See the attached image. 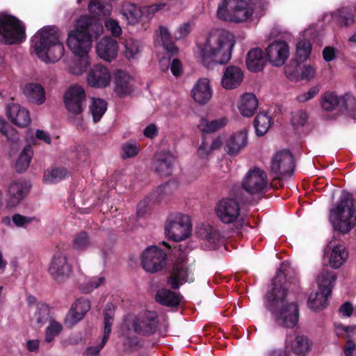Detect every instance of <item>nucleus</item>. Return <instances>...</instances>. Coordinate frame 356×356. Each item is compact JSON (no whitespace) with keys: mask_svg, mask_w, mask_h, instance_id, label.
Here are the masks:
<instances>
[{"mask_svg":"<svg viewBox=\"0 0 356 356\" xmlns=\"http://www.w3.org/2000/svg\"><path fill=\"white\" fill-rule=\"evenodd\" d=\"M106 29L114 37H119L122 34V29L118 21L113 19H106L104 22Z\"/></svg>","mask_w":356,"mask_h":356,"instance_id":"57","label":"nucleus"},{"mask_svg":"<svg viewBox=\"0 0 356 356\" xmlns=\"http://www.w3.org/2000/svg\"><path fill=\"white\" fill-rule=\"evenodd\" d=\"M266 64V59L261 49H252L248 51L246 58L248 69L252 72H259L263 70Z\"/></svg>","mask_w":356,"mask_h":356,"instance_id":"35","label":"nucleus"},{"mask_svg":"<svg viewBox=\"0 0 356 356\" xmlns=\"http://www.w3.org/2000/svg\"><path fill=\"white\" fill-rule=\"evenodd\" d=\"M191 24L188 22L182 24L175 32V37L177 39H181L187 36L191 31Z\"/></svg>","mask_w":356,"mask_h":356,"instance_id":"60","label":"nucleus"},{"mask_svg":"<svg viewBox=\"0 0 356 356\" xmlns=\"http://www.w3.org/2000/svg\"><path fill=\"white\" fill-rule=\"evenodd\" d=\"M287 288L284 275L277 273L266 295V307L273 314L277 324L285 327H293L298 321V309L296 303L286 302Z\"/></svg>","mask_w":356,"mask_h":356,"instance_id":"1","label":"nucleus"},{"mask_svg":"<svg viewBox=\"0 0 356 356\" xmlns=\"http://www.w3.org/2000/svg\"><path fill=\"white\" fill-rule=\"evenodd\" d=\"M121 13L129 25H136L141 22L144 9L135 3L124 2L122 6Z\"/></svg>","mask_w":356,"mask_h":356,"instance_id":"32","label":"nucleus"},{"mask_svg":"<svg viewBox=\"0 0 356 356\" xmlns=\"http://www.w3.org/2000/svg\"><path fill=\"white\" fill-rule=\"evenodd\" d=\"M113 90L120 97L131 95L134 91L133 78L124 71H116L114 74Z\"/></svg>","mask_w":356,"mask_h":356,"instance_id":"24","label":"nucleus"},{"mask_svg":"<svg viewBox=\"0 0 356 356\" xmlns=\"http://www.w3.org/2000/svg\"><path fill=\"white\" fill-rule=\"evenodd\" d=\"M79 58L70 67V71L75 75L82 74L90 64L88 55L78 56Z\"/></svg>","mask_w":356,"mask_h":356,"instance_id":"55","label":"nucleus"},{"mask_svg":"<svg viewBox=\"0 0 356 356\" xmlns=\"http://www.w3.org/2000/svg\"><path fill=\"white\" fill-rule=\"evenodd\" d=\"M234 45L232 35L223 31H215L198 44L197 55L206 66L213 63L224 64L230 60Z\"/></svg>","mask_w":356,"mask_h":356,"instance_id":"2","label":"nucleus"},{"mask_svg":"<svg viewBox=\"0 0 356 356\" xmlns=\"http://www.w3.org/2000/svg\"><path fill=\"white\" fill-rule=\"evenodd\" d=\"M107 108L106 102L99 98H92L90 106V111L93 118V121L97 122L100 120Z\"/></svg>","mask_w":356,"mask_h":356,"instance_id":"50","label":"nucleus"},{"mask_svg":"<svg viewBox=\"0 0 356 356\" xmlns=\"http://www.w3.org/2000/svg\"><path fill=\"white\" fill-rule=\"evenodd\" d=\"M29 191V184L22 179H17L12 181L8 189V205L14 207L17 206L25 197Z\"/></svg>","mask_w":356,"mask_h":356,"instance_id":"25","label":"nucleus"},{"mask_svg":"<svg viewBox=\"0 0 356 356\" xmlns=\"http://www.w3.org/2000/svg\"><path fill=\"white\" fill-rule=\"evenodd\" d=\"M12 221L15 226L26 228L29 225L38 224L40 220L37 216H28L15 213L12 216Z\"/></svg>","mask_w":356,"mask_h":356,"instance_id":"53","label":"nucleus"},{"mask_svg":"<svg viewBox=\"0 0 356 356\" xmlns=\"http://www.w3.org/2000/svg\"><path fill=\"white\" fill-rule=\"evenodd\" d=\"M252 14L253 8L245 0H224L217 10L220 19L236 23L246 21Z\"/></svg>","mask_w":356,"mask_h":356,"instance_id":"6","label":"nucleus"},{"mask_svg":"<svg viewBox=\"0 0 356 356\" xmlns=\"http://www.w3.org/2000/svg\"><path fill=\"white\" fill-rule=\"evenodd\" d=\"M92 244V239L86 232H81L75 234L72 242V248L76 250H86Z\"/></svg>","mask_w":356,"mask_h":356,"instance_id":"49","label":"nucleus"},{"mask_svg":"<svg viewBox=\"0 0 356 356\" xmlns=\"http://www.w3.org/2000/svg\"><path fill=\"white\" fill-rule=\"evenodd\" d=\"M142 44L133 38L127 39L124 42V54L128 59L136 58L140 53Z\"/></svg>","mask_w":356,"mask_h":356,"instance_id":"52","label":"nucleus"},{"mask_svg":"<svg viewBox=\"0 0 356 356\" xmlns=\"http://www.w3.org/2000/svg\"><path fill=\"white\" fill-rule=\"evenodd\" d=\"M97 55L102 59L111 61L116 58L118 51V44L116 40L109 37L101 39L97 44Z\"/></svg>","mask_w":356,"mask_h":356,"instance_id":"28","label":"nucleus"},{"mask_svg":"<svg viewBox=\"0 0 356 356\" xmlns=\"http://www.w3.org/2000/svg\"><path fill=\"white\" fill-rule=\"evenodd\" d=\"M175 157L170 152H161L155 155L154 160V170L161 177L170 176L173 170Z\"/></svg>","mask_w":356,"mask_h":356,"instance_id":"27","label":"nucleus"},{"mask_svg":"<svg viewBox=\"0 0 356 356\" xmlns=\"http://www.w3.org/2000/svg\"><path fill=\"white\" fill-rule=\"evenodd\" d=\"M192 225L190 218L182 213H174L168 216L165 225L166 236L175 241L188 238L191 232Z\"/></svg>","mask_w":356,"mask_h":356,"instance_id":"9","label":"nucleus"},{"mask_svg":"<svg viewBox=\"0 0 356 356\" xmlns=\"http://www.w3.org/2000/svg\"><path fill=\"white\" fill-rule=\"evenodd\" d=\"M215 213L218 220L224 224L237 222L241 216L240 203L235 198H222L216 203Z\"/></svg>","mask_w":356,"mask_h":356,"instance_id":"12","label":"nucleus"},{"mask_svg":"<svg viewBox=\"0 0 356 356\" xmlns=\"http://www.w3.org/2000/svg\"><path fill=\"white\" fill-rule=\"evenodd\" d=\"M307 119V113L303 111H299L293 114L291 122L293 126H302Z\"/></svg>","mask_w":356,"mask_h":356,"instance_id":"59","label":"nucleus"},{"mask_svg":"<svg viewBox=\"0 0 356 356\" xmlns=\"http://www.w3.org/2000/svg\"><path fill=\"white\" fill-rule=\"evenodd\" d=\"M193 274L183 264H178L168 278V283L172 288L177 289L186 282H193Z\"/></svg>","mask_w":356,"mask_h":356,"instance_id":"29","label":"nucleus"},{"mask_svg":"<svg viewBox=\"0 0 356 356\" xmlns=\"http://www.w3.org/2000/svg\"><path fill=\"white\" fill-rule=\"evenodd\" d=\"M330 218L335 229L343 233L348 232L355 226L356 214L349 194L343 195L339 203L330 210Z\"/></svg>","mask_w":356,"mask_h":356,"instance_id":"5","label":"nucleus"},{"mask_svg":"<svg viewBox=\"0 0 356 356\" xmlns=\"http://www.w3.org/2000/svg\"><path fill=\"white\" fill-rule=\"evenodd\" d=\"M69 175L68 170L63 168L48 169L44 172L43 180L46 184H56Z\"/></svg>","mask_w":356,"mask_h":356,"instance_id":"43","label":"nucleus"},{"mask_svg":"<svg viewBox=\"0 0 356 356\" xmlns=\"http://www.w3.org/2000/svg\"><path fill=\"white\" fill-rule=\"evenodd\" d=\"M348 255L345 247L338 244L334 246L330 252L329 263L332 268H338L346 261Z\"/></svg>","mask_w":356,"mask_h":356,"instance_id":"40","label":"nucleus"},{"mask_svg":"<svg viewBox=\"0 0 356 356\" xmlns=\"http://www.w3.org/2000/svg\"><path fill=\"white\" fill-rule=\"evenodd\" d=\"M294 166L293 157L289 151L277 152L271 159L270 175L274 179H283L292 175Z\"/></svg>","mask_w":356,"mask_h":356,"instance_id":"11","label":"nucleus"},{"mask_svg":"<svg viewBox=\"0 0 356 356\" xmlns=\"http://www.w3.org/2000/svg\"><path fill=\"white\" fill-rule=\"evenodd\" d=\"M197 234L202 238L207 240L209 242L216 244L220 240V233L216 228L210 225H202L198 227Z\"/></svg>","mask_w":356,"mask_h":356,"instance_id":"42","label":"nucleus"},{"mask_svg":"<svg viewBox=\"0 0 356 356\" xmlns=\"http://www.w3.org/2000/svg\"><path fill=\"white\" fill-rule=\"evenodd\" d=\"M316 74V69L314 66L310 65H305L303 66L301 72V77L302 79L311 80Z\"/></svg>","mask_w":356,"mask_h":356,"instance_id":"62","label":"nucleus"},{"mask_svg":"<svg viewBox=\"0 0 356 356\" xmlns=\"http://www.w3.org/2000/svg\"><path fill=\"white\" fill-rule=\"evenodd\" d=\"M223 144L220 137H216L211 140L204 138L198 148V154L201 157H206L213 151L219 149Z\"/></svg>","mask_w":356,"mask_h":356,"instance_id":"44","label":"nucleus"},{"mask_svg":"<svg viewBox=\"0 0 356 356\" xmlns=\"http://www.w3.org/2000/svg\"><path fill=\"white\" fill-rule=\"evenodd\" d=\"M243 78V72L240 67L234 65L228 66L224 70L221 85L226 90H233L242 83Z\"/></svg>","mask_w":356,"mask_h":356,"instance_id":"26","label":"nucleus"},{"mask_svg":"<svg viewBox=\"0 0 356 356\" xmlns=\"http://www.w3.org/2000/svg\"><path fill=\"white\" fill-rule=\"evenodd\" d=\"M6 115L12 123L19 127H26L31 122L29 111L18 104L11 103L8 104Z\"/></svg>","mask_w":356,"mask_h":356,"instance_id":"22","label":"nucleus"},{"mask_svg":"<svg viewBox=\"0 0 356 356\" xmlns=\"http://www.w3.org/2000/svg\"><path fill=\"white\" fill-rule=\"evenodd\" d=\"M156 300L158 302L168 307H176L180 302L179 295L168 289L159 290L156 293Z\"/></svg>","mask_w":356,"mask_h":356,"instance_id":"41","label":"nucleus"},{"mask_svg":"<svg viewBox=\"0 0 356 356\" xmlns=\"http://www.w3.org/2000/svg\"><path fill=\"white\" fill-rule=\"evenodd\" d=\"M155 38H160L163 47L171 54L175 55L177 53V48L172 42V36L168 29L164 26H160L159 31H156Z\"/></svg>","mask_w":356,"mask_h":356,"instance_id":"45","label":"nucleus"},{"mask_svg":"<svg viewBox=\"0 0 356 356\" xmlns=\"http://www.w3.org/2000/svg\"><path fill=\"white\" fill-rule=\"evenodd\" d=\"M121 149L122 159L134 157L139 152V147L136 143H126L122 145Z\"/></svg>","mask_w":356,"mask_h":356,"instance_id":"56","label":"nucleus"},{"mask_svg":"<svg viewBox=\"0 0 356 356\" xmlns=\"http://www.w3.org/2000/svg\"><path fill=\"white\" fill-rule=\"evenodd\" d=\"M224 150L230 156L238 155L248 144V131L246 128L233 132L224 141Z\"/></svg>","mask_w":356,"mask_h":356,"instance_id":"17","label":"nucleus"},{"mask_svg":"<svg viewBox=\"0 0 356 356\" xmlns=\"http://www.w3.org/2000/svg\"><path fill=\"white\" fill-rule=\"evenodd\" d=\"M287 343L296 356H306L313 345L307 336L300 334H296L293 339L288 338Z\"/></svg>","mask_w":356,"mask_h":356,"instance_id":"31","label":"nucleus"},{"mask_svg":"<svg viewBox=\"0 0 356 356\" xmlns=\"http://www.w3.org/2000/svg\"><path fill=\"white\" fill-rule=\"evenodd\" d=\"M335 332L337 336L348 339L343 348V353L346 356H353L356 349V345L350 338L356 336V326H344L341 324H336Z\"/></svg>","mask_w":356,"mask_h":356,"instance_id":"30","label":"nucleus"},{"mask_svg":"<svg viewBox=\"0 0 356 356\" xmlns=\"http://www.w3.org/2000/svg\"><path fill=\"white\" fill-rule=\"evenodd\" d=\"M63 330V324L55 318L49 319L47 326L44 330V341L52 345L55 339L58 337Z\"/></svg>","mask_w":356,"mask_h":356,"instance_id":"39","label":"nucleus"},{"mask_svg":"<svg viewBox=\"0 0 356 356\" xmlns=\"http://www.w3.org/2000/svg\"><path fill=\"white\" fill-rule=\"evenodd\" d=\"M0 133L6 137L10 145H12V151L15 152L20 143L17 131L4 120H0Z\"/></svg>","mask_w":356,"mask_h":356,"instance_id":"37","label":"nucleus"},{"mask_svg":"<svg viewBox=\"0 0 356 356\" xmlns=\"http://www.w3.org/2000/svg\"><path fill=\"white\" fill-rule=\"evenodd\" d=\"M63 100L65 106L70 114L80 115L86 104V94L84 88L78 84L71 86L65 91Z\"/></svg>","mask_w":356,"mask_h":356,"instance_id":"13","label":"nucleus"},{"mask_svg":"<svg viewBox=\"0 0 356 356\" xmlns=\"http://www.w3.org/2000/svg\"><path fill=\"white\" fill-rule=\"evenodd\" d=\"M323 56L325 61H331L335 58V49L332 47H326L323 51Z\"/></svg>","mask_w":356,"mask_h":356,"instance_id":"64","label":"nucleus"},{"mask_svg":"<svg viewBox=\"0 0 356 356\" xmlns=\"http://www.w3.org/2000/svg\"><path fill=\"white\" fill-rule=\"evenodd\" d=\"M51 318H53L50 316L49 307L43 302L38 303L31 318L32 322L40 327L46 323H49Z\"/></svg>","mask_w":356,"mask_h":356,"instance_id":"36","label":"nucleus"},{"mask_svg":"<svg viewBox=\"0 0 356 356\" xmlns=\"http://www.w3.org/2000/svg\"><path fill=\"white\" fill-rule=\"evenodd\" d=\"M104 278L103 277H93L86 286L82 287V291L84 293H90L94 289L98 287L104 282Z\"/></svg>","mask_w":356,"mask_h":356,"instance_id":"61","label":"nucleus"},{"mask_svg":"<svg viewBox=\"0 0 356 356\" xmlns=\"http://www.w3.org/2000/svg\"><path fill=\"white\" fill-rule=\"evenodd\" d=\"M104 331L101 343L95 347H90L86 352V356H97L100 350L104 347L109 338L111 327L113 323L114 306L112 303H107L104 309Z\"/></svg>","mask_w":356,"mask_h":356,"instance_id":"20","label":"nucleus"},{"mask_svg":"<svg viewBox=\"0 0 356 356\" xmlns=\"http://www.w3.org/2000/svg\"><path fill=\"white\" fill-rule=\"evenodd\" d=\"M342 99L334 92H326L321 99V106L324 110L330 111L339 106Z\"/></svg>","mask_w":356,"mask_h":356,"instance_id":"51","label":"nucleus"},{"mask_svg":"<svg viewBox=\"0 0 356 356\" xmlns=\"http://www.w3.org/2000/svg\"><path fill=\"white\" fill-rule=\"evenodd\" d=\"M111 73L109 69L101 64L91 67L86 76L88 85L95 88H105L110 85Z\"/></svg>","mask_w":356,"mask_h":356,"instance_id":"18","label":"nucleus"},{"mask_svg":"<svg viewBox=\"0 0 356 356\" xmlns=\"http://www.w3.org/2000/svg\"><path fill=\"white\" fill-rule=\"evenodd\" d=\"M337 277L334 272L323 270L317 279L318 289L312 293L309 297L308 305L313 310H321L327 305V299L331 294Z\"/></svg>","mask_w":356,"mask_h":356,"instance_id":"7","label":"nucleus"},{"mask_svg":"<svg viewBox=\"0 0 356 356\" xmlns=\"http://www.w3.org/2000/svg\"><path fill=\"white\" fill-rule=\"evenodd\" d=\"M258 107V101L252 93H245L239 100L238 108L241 114L247 118L252 116Z\"/></svg>","mask_w":356,"mask_h":356,"instance_id":"34","label":"nucleus"},{"mask_svg":"<svg viewBox=\"0 0 356 356\" xmlns=\"http://www.w3.org/2000/svg\"><path fill=\"white\" fill-rule=\"evenodd\" d=\"M159 325L158 316L152 311H143L135 316L132 322L134 330L138 334L149 336L155 333Z\"/></svg>","mask_w":356,"mask_h":356,"instance_id":"16","label":"nucleus"},{"mask_svg":"<svg viewBox=\"0 0 356 356\" xmlns=\"http://www.w3.org/2000/svg\"><path fill=\"white\" fill-rule=\"evenodd\" d=\"M227 124V119L225 117L213 120L202 118L198 124V129L203 133H213L223 128Z\"/></svg>","mask_w":356,"mask_h":356,"instance_id":"38","label":"nucleus"},{"mask_svg":"<svg viewBox=\"0 0 356 356\" xmlns=\"http://www.w3.org/2000/svg\"><path fill=\"white\" fill-rule=\"evenodd\" d=\"M48 271L51 277L58 283L65 281L72 273V266L65 252H56L49 263Z\"/></svg>","mask_w":356,"mask_h":356,"instance_id":"14","label":"nucleus"},{"mask_svg":"<svg viewBox=\"0 0 356 356\" xmlns=\"http://www.w3.org/2000/svg\"><path fill=\"white\" fill-rule=\"evenodd\" d=\"M354 311V307L350 302H346L339 308V314L343 317H350Z\"/></svg>","mask_w":356,"mask_h":356,"instance_id":"63","label":"nucleus"},{"mask_svg":"<svg viewBox=\"0 0 356 356\" xmlns=\"http://www.w3.org/2000/svg\"><path fill=\"white\" fill-rule=\"evenodd\" d=\"M23 93L28 100L37 105H42L46 100L44 88L39 83H29L23 88Z\"/></svg>","mask_w":356,"mask_h":356,"instance_id":"33","label":"nucleus"},{"mask_svg":"<svg viewBox=\"0 0 356 356\" xmlns=\"http://www.w3.org/2000/svg\"><path fill=\"white\" fill-rule=\"evenodd\" d=\"M34 51L43 61L54 63L62 58L65 49L56 28H45L32 40Z\"/></svg>","mask_w":356,"mask_h":356,"instance_id":"4","label":"nucleus"},{"mask_svg":"<svg viewBox=\"0 0 356 356\" xmlns=\"http://www.w3.org/2000/svg\"><path fill=\"white\" fill-rule=\"evenodd\" d=\"M270 63L276 67L283 65L289 56V44L282 40H276L266 48Z\"/></svg>","mask_w":356,"mask_h":356,"instance_id":"19","label":"nucleus"},{"mask_svg":"<svg viewBox=\"0 0 356 356\" xmlns=\"http://www.w3.org/2000/svg\"><path fill=\"white\" fill-rule=\"evenodd\" d=\"M26 38L25 28L16 17L0 14V42L14 44L22 42Z\"/></svg>","mask_w":356,"mask_h":356,"instance_id":"8","label":"nucleus"},{"mask_svg":"<svg viewBox=\"0 0 356 356\" xmlns=\"http://www.w3.org/2000/svg\"><path fill=\"white\" fill-rule=\"evenodd\" d=\"M88 10L97 15H108L112 10V6L108 0H90Z\"/></svg>","mask_w":356,"mask_h":356,"instance_id":"48","label":"nucleus"},{"mask_svg":"<svg viewBox=\"0 0 356 356\" xmlns=\"http://www.w3.org/2000/svg\"><path fill=\"white\" fill-rule=\"evenodd\" d=\"M319 92V88L317 86L312 87L307 92L300 94L297 96L296 100L300 103H305L313 99Z\"/></svg>","mask_w":356,"mask_h":356,"instance_id":"58","label":"nucleus"},{"mask_svg":"<svg viewBox=\"0 0 356 356\" xmlns=\"http://www.w3.org/2000/svg\"><path fill=\"white\" fill-rule=\"evenodd\" d=\"M102 30V26L92 23V19L82 16L77 21L76 29L68 33L67 46L76 56L88 55L91 48L92 39L98 37Z\"/></svg>","mask_w":356,"mask_h":356,"instance_id":"3","label":"nucleus"},{"mask_svg":"<svg viewBox=\"0 0 356 356\" xmlns=\"http://www.w3.org/2000/svg\"><path fill=\"white\" fill-rule=\"evenodd\" d=\"M269 186L266 172L259 168H250L244 176L241 186L250 195H260L266 192Z\"/></svg>","mask_w":356,"mask_h":356,"instance_id":"10","label":"nucleus"},{"mask_svg":"<svg viewBox=\"0 0 356 356\" xmlns=\"http://www.w3.org/2000/svg\"><path fill=\"white\" fill-rule=\"evenodd\" d=\"M312 44L307 40H300L296 45V56L300 61H305L311 54Z\"/></svg>","mask_w":356,"mask_h":356,"instance_id":"54","label":"nucleus"},{"mask_svg":"<svg viewBox=\"0 0 356 356\" xmlns=\"http://www.w3.org/2000/svg\"><path fill=\"white\" fill-rule=\"evenodd\" d=\"M273 124L270 118L266 113H259L254 120L256 134L258 136L264 135Z\"/></svg>","mask_w":356,"mask_h":356,"instance_id":"46","label":"nucleus"},{"mask_svg":"<svg viewBox=\"0 0 356 356\" xmlns=\"http://www.w3.org/2000/svg\"><path fill=\"white\" fill-rule=\"evenodd\" d=\"M213 91L208 79L202 78L197 81L191 90V97L198 104H207L212 97Z\"/></svg>","mask_w":356,"mask_h":356,"instance_id":"23","label":"nucleus"},{"mask_svg":"<svg viewBox=\"0 0 356 356\" xmlns=\"http://www.w3.org/2000/svg\"><path fill=\"white\" fill-rule=\"evenodd\" d=\"M33 155V151L30 145H26L20 153L16 163L15 168L17 172H22L29 168Z\"/></svg>","mask_w":356,"mask_h":356,"instance_id":"47","label":"nucleus"},{"mask_svg":"<svg viewBox=\"0 0 356 356\" xmlns=\"http://www.w3.org/2000/svg\"><path fill=\"white\" fill-rule=\"evenodd\" d=\"M91 305L88 300L80 298L72 306L66 315L64 322L67 327H72L80 321L90 309Z\"/></svg>","mask_w":356,"mask_h":356,"instance_id":"21","label":"nucleus"},{"mask_svg":"<svg viewBox=\"0 0 356 356\" xmlns=\"http://www.w3.org/2000/svg\"><path fill=\"white\" fill-rule=\"evenodd\" d=\"M165 253L156 246H149L141 255V263L144 270L154 273L161 270L165 263Z\"/></svg>","mask_w":356,"mask_h":356,"instance_id":"15","label":"nucleus"}]
</instances>
